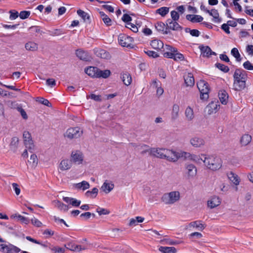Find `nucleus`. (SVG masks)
<instances>
[{
    "mask_svg": "<svg viewBox=\"0 0 253 253\" xmlns=\"http://www.w3.org/2000/svg\"><path fill=\"white\" fill-rule=\"evenodd\" d=\"M233 86L236 90H241L246 87L247 74L245 71L242 69H236L233 75Z\"/></svg>",
    "mask_w": 253,
    "mask_h": 253,
    "instance_id": "obj_1",
    "label": "nucleus"
},
{
    "mask_svg": "<svg viewBox=\"0 0 253 253\" xmlns=\"http://www.w3.org/2000/svg\"><path fill=\"white\" fill-rule=\"evenodd\" d=\"M84 72L92 78H102L106 79L109 77L111 72L109 70L102 71L96 67L89 66L84 69Z\"/></svg>",
    "mask_w": 253,
    "mask_h": 253,
    "instance_id": "obj_2",
    "label": "nucleus"
},
{
    "mask_svg": "<svg viewBox=\"0 0 253 253\" xmlns=\"http://www.w3.org/2000/svg\"><path fill=\"white\" fill-rule=\"evenodd\" d=\"M204 160L203 161L205 166L209 169L212 170H216L220 169L222 166L221 159L218 157L213 155L206 157L203 156Z\"/></svg>",
    "mask_w": 253,
    "mask_h": 253,
    "instance_id": "obj_3",
    "label": "nucleus"
},
{
    "mask_svg": "<svg viewBox=\"0 0 253 253\" xmlns=\"http://www.w3.org/2000/svg\"><path fill=\"white\" fill-rule=\"evenodd\" d=\"M197 87L200 92V98L203 100H207L209 97L210 90L208 83L204 80H200L197 83Z\"/></svg>",
    "mask_w": 253,
    "mask_h": 253,
    "instance_id": "obj_4",
    "label": "nucleus"
},
{
    "mask_svg": "<svg viewBox=\"0 0 253 253\" xmlns=\"http://www.w3.org/2000/svg\"><path fill=\"white\" fill-rule=\"evenodd\" d=\"M179 198V192L178 191H172L165 194L162 197V200L166 204H172L178 201Z\"/></svg>",
    "mask_w": 253,
    "mask_h": 253,
    "instance_id": "obj_5",
    "label": "nucleus"
},
{
    "mask_svg": "<svg viewBox=\"0 0 253 253\" xmlns=\"http://www.w3.org/2000/svg\"><path fill=\"white\" fill-rule=\"evenodd\" d=\"M23 137L25 147L30 152L33 153L34 150L35 145L31 134L29 131H25L23 134Z\"/></svg>",
    "mask_w": 253,
    "mask_h": 253,
    "instance_id": "obj_6",
    "label": "nucleus"
},
{
    "mask_svg": "<svg viewBox=\"0 0 253 253\" xmlns=\"http://www.w3.org/2000/svg\"><path fill=\"white\" fill-rule=\"evenodd\" d=\"M83 131L80 127H71L66 130L65 136L70 139L77 138L80 137Z\"/></svg>",
    "mask_w": 253,
    "mask_h": 253,
    "instance_id": "obj_7",
    "label": "nucleus"
},
{
    "mask_svg": "<svg viewBox=\"0 0 253 253\" xmlns=\"http://www.w3.org/2000/svg\"><path fill=\"white\" fill-rule=\"evenodd\" d=\"M0 251L3 253H18L21 251L19 248L11 244L8 245L0 244Z\"/></svg>",
    "mask_w": 253,
    "mask_h": 253,
    "instance_id": "obj_8",
    "label": "nucleus"
},
{
    "mask_svg": "<svg viewBox=\"0 0 253 253\" xmlns=\"http://www.w3.org/2000/svg\"><path fill=\"white\" fill-rule=\"evenodd\" d=\"M168 149L154 148L150 149V154L157 158L165 159Z\"/></svg>",
    "mask_w": 253,
    "mask_h": 253,
    "instance_id": "obj_9",
    "label": "nucleus"
},
{
    "mask_svg": "<svg viewBox=\"0 0 253 253\" xmlns=\"http://www.w3.org/2000/svg\"><path fill=\"white\" fill-rule=\"evenodd\" d=\"M197 168L193 164H186L185 165V173L188 178H192L197 174Z\"/></svg>",
    "mask_w": 253,
    "mask_h": 253,
    "instance_id": "obj_10",
    "label": "nucleus"
},
{
    "mask_svg": "<svg viewBox=\"0 0 253 253\" xmlns=\"http://www.w3.org/2000/svg\"><path fill=\"white\" fill-rule=\"evenodd\" d=\"M76 54L80 59L84 61H91L92 59L91 56L83 48H78Z\"/></svg>",
    "mask_w": 253,
    "mask_h": 253,
    "instance_id": "obj_11",
    "label": "nucleus"
},
{
    "mask_svg": "<svg viewBox=\"0 0 253 253\" xmlns=\"http://www.w3.org/2000/svg\"><path fill=\"white\" fill-rule=\"evenodd\" d=\"M119 42L122 46L128 47L132 45V39L126 35H120L119 37Z\"/></svg>",
    "mask_w": 253,
    "mask_h": 253,
    "instance_id": "obj_12",
    "label": "nucleus"
},
{
    "mask_svg": "<svg viewBox=\"0 0 253 253\" xmlns=\"http://www.w3.org/2000/svg\"><path fill=\"white\" fill-rule=\"evenodd\" d=\"M94 52L97 57L102 59H109L111 58L109 52L103 48H95Z\"/></svg>",
    "mask_w": 253,
    "mask_h": 253,
    "instance_id": "obj_13",
    "label": "nucleus"
},
{
    "mask_svg": "<svg viewBox=\"0 0 253 253\" xmlns=\"http://www.w3.org/2000/svg\"><path fill=\"white\" fill-rule=\"evenodd\" d=\"M71 160L75 164H82L83 161L82 153L79 151L72 152L71 154Z\"/></svg>",
    "mask_w": 253,
    "mask_h": 253,
    "instance_id": "obj_14",
    "label": "nucleus"
},
{
    "mask_svg": "<svg viewBox=\"0 0 253 253\" xmlns=\"http://www.w3.org/2000/svg\"><path fill=\"white\" fill-rule=\"evenodd\" d=\"M166 154V157L165 159L169 162H175L178 160L179 157V156L178 155V154L176 152L169 149H168V151Z\"/></svg>",
    "mask_w": 253,
    "mask_h": 253,
    "instance_id": "obj_15",
    "label": "nucleus"
},
{
    "mask_svg": "<svg viewBox=\"0 0 253 253\" xmlns=\"http://www.w3.org/2000/svg\"><path fill=\"white\" fill-rule=\"evenodd\" d=\"M185 84L187 86L192 87L195 84V80L193 74L188 73L184 75Z\"/></svg>",
    "mask_w": 253,
    "mask_h": 253,
    "instance_id": "obj_16",
    "label": "nucleus"
},
{
    "mask_svg": "<svg viewBox=\"0 0 253 253\" xmlns=\"http://www.w3.org/2000/svg\"><path fill=\"white\" fill-rule=\"evenodd\" d=\"M66 248L72 251L80 252L82 250H84L86 248L84 247H82L81 245L76 244L74 242H69L65 245Z\"/></svg>",
    "mask_w": 253,
    "mask_h": 253,
    "instance_id": "obj_17",
    "label": "nucleus"
},
{
    "mask_svg": "<svg viewBox=\"0 0 253 253\" xmlns=\"http://www.w3.org/2000/svg\"><path fill=\"white\" fill-rule=\"evenodd\" d=\"M220 203L221 201L219 198L217 196H214L208 201V206L210 208L213 209L219 206Z\"/></svg>",
    "mask_w": 253,
    "mask_h": 253,
    "instance_id": "obj_18",
    "label": "nucleus"
},
{
    "mask_svg": "<svg viewBox=\"0 0 253 253\" xmlns=\"http://www.w3.org/2000/svg\"><path fill=\"white\" fill-rule=\"evenodd\" d=\"M176 21H172L170 19H168L167 21L168 28L174 31H178L181 29V26Z\"/></svg>",
    "mask_w": 253,
    "mask_h": 253,
    "instance_id": "obj_19",
    "label": "nucleus"
},
{
    "mask_svg": "<svg viewBox=\"0 0 253 253\" xmlns=\"http://www.w3.org/2000/svg\"><path fill=\"white\" fill-rule=\"evenodd\" d=\"M205 141L201 138L195 137L190 140L191 145L195 147H199L204 144Z\"/></svg>",
    "mask_w": 253,
    "mask_h": 253,
    "instance_id": "obj_20",
    "label": "nucleus"
},
{
    "mask_svg": "<svg viewBox=\"0 0 253 253\" xmlns=\"http://www.w3.org/2000/svg\"><path fill=\"white\" fill-rule=\"evenodd\" d=\"M186 18L193 23L200 22L203 20V17L199 15L188 14L186 15Z\"/></svg>",
    "mask_w": 253,
    "mask_h": 253,
    "instance_id": "obj_21",
    "label": "nucleus"
},
{
    "mask_svg": "<svg viewBox=\"0 0 253 253\" xmlns=\"http://www.w3.org/2000/svg\"><path fill=\"white\" fill-rule=\"evenodd\" d=\"M218 97L220 101L222 104L226 105L228 102V95L224 90L219 91Z\"/></svg>",
    "mask_w": 253,
    "mask_h": 253,
    "instance_id": "obj_22",
    "label": "nucleus"
},
{
    "mask_svg": "<svg viewBox=\"0 0 253 253\" xmlns=\"http://www.w3.org/2000/svg\"><path fill=\"white\" fill-rule=\"evenodd\" d=\"M208 13L213 17L212 21L214 22L219 23L221 22V19L219 18V13L217 10L215 9H212L210 10Z\"/></svg>",
    "mask_w": 253,
    "mask_h": 253,
    "instance_id": "obj_23",
    "label": "nucleus"
},
{
    "mask_svg": "<svg viewBox=\"0 0 253 253\" xmlns=\"http://www.w3.org/2000/svg\"><path fill=\"white\" fill-rule=\"evenodd\" d=\"M201 50V56L203 57H210L212 55H216L215 52L212 51L211 48H200Z\"/></svg>",
    "mask_w": 253,
    "mask_h": 253,
    "instance_id": "obj_24",
    "label": "nucleus"
},
{
    "mask_svg": "<svg viewBox=\"0 0 253 253\" xmlns=\"http://www.w3.org/2000/svg\"><path fill=\"white\" fill-rule=\"evenodd\" d=\"M219 106V105L217 104V102H211L207 107L208 109V113L210 114L216 113L218 109Z\"/></svg>",
    "mask_w": 253,
    "mask_h": 253,
    "instance_id": "obj_25",
    "label": "nucleus"
},
{
    "mask_svg": "<svg viewBox=\"0 0 253 253\" xmlns=\"http://www.w3.org/2000/svg\"><path fill=\"white\" fill-rule=\"evenodd\" d=\"M159 251L162 253H176V249L174 247H163L160 246Z\"/></svg>",
    "mask_w": 253,
    "mask_h": 253,
    "instance_id": "obj_26",
    "label": "nucleus"
},
{
    "mask_svg": "<svg viewBox=\"0 0 253 253\" xmlns=\"http://www.w3.org/2000/svg\"><path fill=\"white\" fill-rule=\"evenodd\" d=\"M99 13L102 21L107 26H111L112 24V20L104 12L99 11Z\"/></svg>",
    "mask_w": 253,
    "mask_h": 253,
    "instance_id": "obj_27",
    "label": "nucleus"
},
{
    "mask_svg": "<svg viewBox=\"0 0 253 253\" xmlns=\"http://www.w3.org/2000/svg\"><path fill=\"white\" fill-rule=\"evenodd\" d=\"M227 176L230 180L232 181L235 185H238L239 184L240 179L237 174L231 171L228 173Z\"/></svg>",
    "mask_w": 253,
    "mask_h": 253,
    "instance_id": "obj_28",
    "label": "nucleus"
},
{
    "mask_svg": "<svg viewBox=\"0 0 253 253\" xmlns=\"http://www.w3.org/2000/svg\"><path fill=\"white\" fill-rule=\"evenodd\" d=\"M71 162L68 160H62L59 165L60 169L62 170L69 169L71 167Z\"/></svg>",
    "mask_w": 253,
    "mask_h": 253,
    "instance_id": "obj_29",
    "label": "nucleus"
},
{
    "mask_svg": "<svg viewBox=\"0 0 253 253\" xmlns=\"http://www.w3.org/2000/svg\"><path fill=\"white\" fill-rule=\"evenodd\" d=\"M188 227H196L201 231H203L205 229V226L201 223V221H192L189 224Z\"/></svg>",
    "mask_w": 253,
    "mask_h": 253,
    "instance_id": "obj_30",
    "label": "nucleus"
},
{
    "mask_svg": "<svg viewBox=\"0 0 253 253\" xmlns=\"http://www.w3.org/2000/svg\"><path fill=\"white\" fill-rule=\"evenodd\" d=\"M114 184L109 183L105 181L101 186V189L105 193H109L114 188Z\"/></svg>",
    "mask_w": 253,
    "mask_h": 253,
    "instance_id": "obj_31",
    "label": "nucleus"
},
{
    "mask_svg": "<svg viewBox=\"0 0 253 253\" xmlns=\"http://www.w3.org/2000/svg\"><path fill=\"white\" fill-rule=\"evenodd\" d=\"M251 140L252 136L248 134H245L242 136L240 142L242 145L246 146L251 142Z\"/></svg>",
    "mask_w": 253,
    "mask_h": 253,
    "instance_id": "obj_32",
    "label": "nucleus"
},
{
    "mask_svg": "<svg viewBox=\"0 0 253 253\" xmlns=\"http://www.w3.org/2000/svg\"><path fill=\"white\" fill-rule=\"evenodd\" d=\"M122 81L124 84L126 85H129L131 83V77L128 73H124L122 75Z\"/></svg>",
    "mask_w": 253,
    "mask_h": 253,
    "instance_id": "obj_33",
    "label": "nucleus"
},
{
    "mask_svg": "<svg viewBox=\"0 0 253 253\" xmlns=\"http://www.w3.org/2000/svg\"><path fill=\"white\" fill-rule=\"evenodd\" d=\"M179 111V106L177 104H174L172 106V110L171 112V118L172 120H175L177 118L178 116Z\"/></svg>",
    "mask_w": 253,
    "mask_h": 253,
    "instance_id": "obj_34",
    "label": "nucleus"
},
{
    "mask_svg": "<svg viewBox=\"0 0 253 253\" xmlns=\"http://www.w3.org/2000/svg\"><path fill=\"white\" fill-rule=\"evenodd\" d=\"M76 187L78 189H82L83 191L89 188V184L86 181H83L80 183L76 184Z\"/></svg>",
    "mask_w": 253,
    "mask_h": 253,
    "instance_id": "obj_35",
    "label": "nucleus"
},
{
    "mask_svg": "<svg viewBox=\"0 0 253 253\" xmlns=\"http://www.w3.org/2000/svg\"><path fill=\"white\" fill-rule=\"evenodd\" d=\"M77 13L83 18L84 22H90V16L87 13L82 10H78Z\"/></svg>",
    "mask_w": 253,
    "mask_h": 253,
    "instance_id": "obj_36",
    "label": "nucleus"
},
{
    "mask_svg": "<svg viewBox=\"0 0 253 253\" xmlns=\"http://www.w3.org/2000/svg\"><path fill=\"white\" fill-rule=\"evenodd\" d=\"M98 192V189L94 187L91 191L88 190L86 191L85 194L87 197L94 198L96 197Z\"/></svg>",
    "mask_w": 253,
    "mask_h": 253,
    "instance_id": "obj_37",
    "label": "nucleus"
},
{
    "mask_svg": "<svg viewBox=\"0 0 253 253\" xmlns=\"http://www.w3.org/2000/svg\"><path fill=\"white\" fill-rule=\"evenodd\" d=\"M150 45L152 47H163L164 43L162 41L156 39L151 41Z\"/></svg>",
    "mask_w": 253,
    "mask_h": 253,
    "instance_id": "obj_38",
    "label": "nucleus"
},
{
    "mask_svg": "<svg viewBox=\"0 0 253 253\" xmlns=\"http://www.w3.org/2000/svg\"><path fill=\"white\" fill-rule=\"evenodd\" d=\"M55 206L61 211H67L68 210V206L66 205L59 201H55Z\"/></svg>",
    "mask_w": 253,
    "mask_h": 253,
    "instance_id": "obj_39",
    "label": "nucleus"
},
{
    "mask_svg": "<svg viewBox=\"0 0 253 253\" xmlns=\"http://www.w3.org/2000/svg\"><path fill=\"white\" fill-rule=\"evenodd\" d=\"M144 52L150 57L157 58L159 56L158 52L150 50L149 48H144Z\"/></svg>",
    "mask_w": 253,
    "mask_h": 253,
    "instance_id": "obj_40",
    "label": "nucleus"
},
{
    "mask_svg": "<svg viewBox=\"0 0 253 253\" xmlns=\"http://www.w3.org/2000/svg\"><path fill=\"white\" fill-rule=\"evenodd\" d=\"M185 114L188 120H191L194 118L193 110L190 107H188L186 109Z\"/></svg>",
    "mask_w": 253,
    "mask_h": 253,
    "instance_id": "obj_41",
    "label": "nucleus"
},
{
    "mask_svg": "<svg viewBox=\"0 0 253 253\" xmlns=\"http://www.w3.org/2000/svg\"><path fill=\"white\" fill-rule=\"evenodd\" d=\"M231 53L236 58L237 61L240 62L241 61L242 58L241 57L238 48H232Z\"/></svg>",
    "mask_w": 253,
    "mask_h": 253,
    "instance_id": "obj_42",
    "label": "nucleus"
},
{
    "mask_svg": "<svg viewBox=\"0 0 253 253\" xmlns=\"http://www.w3.org/2000/svg\"><path fill=\"white\" fill-rule=\"evenodd\" d=\"M215 66L220 70L221 71H223L224 73H227L229 71V67L223 64L219 63H216L215 64Z\"/></svg>",
    "mask_w": 253,
    "mask_h": 253,
    "instance_id": "obj_43",
    "label": "nucleus"
},
{
    "mask_svg": "<svg viewBox=\"0 0 253 253\" xmlns=\"http://www.w3.org/2000/svg\"><path fill=\"white\" fill-rule=\"evenodd\" d=\"M169 8L167 7H162L157 10V13L162 16H165L168 13Z\"/></svg>",
    "mask_w": 253,
    "mask_h": 253,
    "instance_id": "obj_44",
    "label": "nucleus"
},
{
    "mask_svg": "<svg viewBox=\"0 0 253 253\" xmlns=\"http://www.w3.org/2000/svg\"><path fill=\"white\" fill-rule=\"evenodd\" d=\"M50 249L53 253H64L65 251L64 248L58 246H52L50 247Z\"/></svg>",
    "mask_w": 253,
    "mask_h": 253,
    "instance_id": "obj_45",
    "label": "nucleus"
},
{
    "mask_svg": "<svg viewBox=\"0 0 253 253\" xmlns=\"http://www.w3.org/2000/svg\"><path fill=\"white\" fill-rule=\"evenodd\" d=\"M155 26L156 30L159 32H164L165 29V25L162 22L157 23Z\"/></svg>",
    "mask_w": 253,
    "mask_h": 253,
    "instance_id": "obj_46",
    "label": "nucleus"
},
{
    "mask_svg": "<svg viewBox=\"0 0 253 253\" xmlns=\"http://www.w3.org/2000/svg\"><path fill=\"white\" fill-rule=\"evenodd\" d=\"M96 212H98L100 215L102 214L106 215L110 213V211L109 210L100 207L96 209Z\"/></svg>",
    "mask_w": 253,
    "mask_h": 253,
    "instance_id": "obj_47",
    "label": "nucleus"
},
{
    "mask_svg": "<svg viewBox=\"0 0 253 253\" xmlns=\"http://www.w3.org/2000/svg\"><path fill=\"white\" fill-rule=\"evenodd\" d=\"M31 12L29 11H22L19 13V17L21 19H25L29 17Z\"/></svg>",
    "mask_w": 253,
    "mask_h": 253,
    "instance_id": "obj_48",
    "label": "nucleus"
},
{
    "mask_svg": "<svg viewBox=\"0 0 253 253\" xmlns=\"http://www.w3.org/2000/svg\"><path fill=\"white\" fill-rule=\"evenodd\" d=\"M243 66L246 70L250 71L253 70V65L249 61L245 62L243 63Z\"/></svg>",
    "mask_w": 253,
    "mask_h": 253,
    "instance_id": "obj_49",
    "label": "nucleus"
},
{
    "mask_svg": "<svg viewBox=\"0 0 253 253\" xmlns=\"http://www.w3.org/2000/svg\"><path fill=\"white\" fill-rule=\"evenodd\" d=\"M170 16L174 21H177L179 19V14L177 11L172 10L170 12Z\"/></svg>",
    "mask_w": 253,
    "mask_h": 253,
    "instance_id": "obj_50",
    "label": "nucleus"
},
{
    "mask_svg": "<svg viewBox=\"0 0 253 253\" xmlns=\"http://www.w3.org/2000/svg\"><path fill=\"white\" fill-rule=\"evenodd\" d=\"M19 139L17 137H13L11 139L10 144L11 147H17L18 145Z\"/></svg>",
    "mask_w": 253,
    "mask_h": 253,
    "instance_id": "obj_51",
    "label": "nucleus"
},
{
    "mask_svg": "<svg viewBox=\"0 0 253 253\" xmlns=\"http://www.w3.org/2000/svg\"><path fill=\"white\" fill-rule=\"evenodd\" d=\"M175 61H181L184 59V56L183 54L177 52H174V56L173 58Z\"/></svg>",
    "mask_w": 253,
    "mask_h": 253,
    "instance_id": "obj_52",
    "label": "nucleus"
},
{
    "mask_svg": "<svg viewBox=\"0 0 253 253\" xmlns=\"http://www.w3.org/2000/svg\"><path fill=\"white\" fill-rule=\"evenodd\" d=\"M186 32H189L192 36L198 37L199 36L200 32L196 29L190 30V29H186Z\"/></svg>",
    "mask_w": 253,
    "mask_h": 253,
    "instance_id": "obj_53",
    "label": "nucleus"
},
{
    "mask_svg": "<svg viewBox=\"0 0 253 253\" xmlns=\"http://www.w3.org/2000/svg\"><path fill=\"white\" fill-rule=\"evenodd\" d=\"M32 223L35 226L40 227L42 226V223L37 218L34 217L31 219Z\"/></svg>",
    "mask_w": 253,
    "mask_h": 253,
    "instance_id": "obj_54",
    "label": "nucleus"
},
{
    "mask_svg": "<svg viewBox=\"0 0 253 253\" xmlns=\"http://www.w3.org/2000/svg\"><path fill=\"white\" fill-rule=\"evenodd\" d=\"M10 14L9 18L10 20H15L18 16V12L14 10H11L9 11Z\"/></svg>",
    "mask_w": 253,
    "mask_h": 253,
    "instance_id": "obj_55",
    "label": "nucleus"
},
{
    "mask_svg": "<svg viewBox=\"0 0 253 253\" xmlns=\"http://www.w3.org/2000/svg\"><path fill=\"white\" fill-rule=\"evenodd\" d=\"M18 219L20 220L22 223H24L26 224H28L29 223V219L23 216H22L20 214H19L18 216H17Z\"/></svg>",
    "mask_w": 253,
    "mask_h": 253,
    "instance_id": "obj_56",
    "label": "nucleus"
},
{
    "mask_svg": "<svg viewBox=\"0 0 253 253\" xmlns=\"http://www.w3.org/2000/svg\"><path fill=\"white\" fill-rule=\"evenodd\" d=\"M12 188H13V190H14L16 194L17 195H19L20 194V191H21L19 187V185L16 183H13L12 184Z\"/></svg>",
    "mask_w": 253,
    "mask_h": 253,
    "instance_id": "obj_57",
    "label": "nucleus"
},
{
    "mask_svg": "<svg viewBox=\"0 0 253 253\" xmlns=\"http://www.w3.org/2000/svg\"><path fill=\"white\" fill-rule=\"evenodd\" d=\"M91 215H93V217L95 216V214L94 213H91L90 212H86L81 214L80 215V217H84L85 219H88Z\"/></svg>",
    "mask_w": 253,
    "mask_h": 253,
    "instance_id": "obj_58",
    "label": "nucleus"
},
{
    "mask_svg": "<svg viewBox=\"0 0 253 253\" xmlns=\"http://www.w3.org/2000/svg\"><path fill=\"white\" fill-rule=\"evenodd\" d=\"M81 203V201L78 200L73 198H72L71 205H72L73 207H78L80 205Z\"/></svg>",
    "mask_w": 253,
    "mask_h": 253,
    "instance_id": "obj_59",
    "label": "nucleus"
},
{
    "mask_svg": "<svg viewBox=\"0 0 253 253\" xmlns=\"http://www.w3.org/2000/svg\"><path fill=\"white\" fill-rule=\"evenodd\" d=\"M190 238L196 237L197 239L201 238L203 237L202 234L200 232H193L189 235Z\"/></svg>",
    "mask_w": 253,
    "mask_h": 253,
    "instance_id": "obj_60",
    "label": "nucleus"
},
{
    "mask_svg": "<svg viewBox=\"0 0 253 253\" xmlns=\"http://www.w3.org/2000/svg\"><path fill=\"white\" fill-rule=\"evenodd\" d=\"M126 27L131 29L134 32H137L138 31L137 27L132 23H128Z\"/></svg>",
    "mask_w": 253,
    "mask_h": 253,
    "instance_id": "obj_61",
    "label": "nucleus"
},
{
    "mask_svg": "<svg viewBox=\"0 0 253 253\" xmlns=\"http://www.w3.org/2000/svg\"><path fill=\"white\" fill-rule=\"evenodd\" d=\"M46 83L48 85L53 87L56 85V82L54 79H48L46 81Z\"/></svg>",
    "mask_w": 253,
    "mask_h": 253,
    "instance_id": "obj_62",
    "label": "nucleus"
},
{
    "mask_svg": "<svg viewBox=\"0 0 253 253\" xmlns=\"http://www.w3.org/2000/svg\"><path fill=\"white\" fill-rule=\"evenodd\" d=\"M122 19L125 22H128L132 20L131 17L127 14H124Z\"/></svg>",
    "mask_w": 253,
    "mask_h": 253,
    "instance_id": "obj_63",
    "label": "nucleus"
},
{
    "mask_svg": "<svg viewBox=\"0 0 253 253\" xmlns=\"http://www.w3.org/2000/svg\"><path fill=\"white\" fill-rule=\"evenodd\" d=\"M30 160L32 161L34 165H36L38 164V160L37 156L36 154H32L30 157Z\"/></svg>",
    "mask_w": 253,
    "mask_h": 253,
    "instance_id": "obj_64",
    "label": "nucleus"
}]
</instances>
